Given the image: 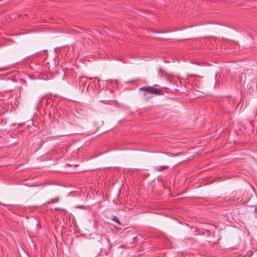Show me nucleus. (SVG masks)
<instances>
[{"label":"nucleus","mask_w":257,"mask_h":257,"mask_svg":"<svg viewBox=\"0 0 257 257\" xmlns=\"http://www.w3.org/2000/svg\"><path fill=\"white\" fill-rule=\"evenodd\" d=\"M195 232H197L198 230H197V229L196 228V227H195Z\"/></svg>","instance_id":"nucleus-8"},{"label":"nucleus","mask_w":257,"mask_h":257,"mask_svg":"<svg viewBox=\"0 0 257 257\" xmlns=\"http://www.w3.org/2000/svg\"><path fill=\"white\" fill-rule=\"evenodd\" d=\"M168 168L166 166L159 167V169L158 168H156V170L158 171H161L162 169H166Z\"/></svg>","instance_id":"nucleus-3"},{"label":"nucleus","mask_w":257,"mask_h":257,"mask_svg":"<svg viewBox=\"0 0 257 257\" xmlns=\"http://www.w3.org/2000/svg\"><path fill=\"white\" fill-rule=\"evenodd\" d=\"M57 201H58V199H54V200H51V202H57Z\"/></svg>","instance_id":"nucleus-6"},{"label":"nucleus","mask_w":257,"mask_h":257,"mask_svg":"<svg viewBox=\"0 0 257 257\" xmlns=\"http://www.w3.org/2000/svg\"><path fill=\"white\" fill-rule=\"evenodd\" d=\"M159 73L162 75V72H163L162 70L161 69H160L159 70Z\"/></svg>","instance_id":"nucleus-7"},{"label":"nucleus","mask_w":257,"mask_h":257,"mask_svg":"<svg viewBox=\"0 0 257 257\" xmlns=\"http://www.w3.org/2000/svg\"><path fill=\"white\" fill-rule=\"evenodd\" d=\"M85 80H86V78H85L84 77H81V78L80 79V81L81 82H84Z\"/></svg>","instance_id":"nucleus-5"},{"label":"nucleus","mask_w":257,"mask_h":257,"mask_svg":"<svg viewBox=\"0 0 257 257\" xmlns=\"http://www.w3.org/2000/svg\"><path fill=\"white\" fill-rule=\"evenodd\" d=\"M141 91H144L147 92L150 94H155V95H161L162 92L161 90L159 89L156 88L153 86H145L143 87H141L139 89Z\"/></svg>","instance_id":"nucleus-1"},{"label":"nucleus","mask_w":257,"mask_h":257,"mask_svg":"<svg viewBox=\"0 0 257 257\" xmlns=\"http://www.w3.org/2000/svg\"><path fill=\"white\" fill-rule=\"evenodd\" d=\"M254 216L257 218V205L256 206H255V207H254Z\"/></svg>","instance_id":"nucleus-4"},{"label":"nucleus","mask_w":257,"mask_h":257,"mask_svg":"<svg viewBox=\"0 0 257 257\" xmlns=\"http://www.w3.org/2000/svg\"><path fill=\"white\" fill-rule=\"evenodd\" d=\"M144 95L145 96H146L147 95L146 93H145L144 94Z\"/></svg>","instance_id":"nucleus-9"},{"label":"nucleus","mask_w":257,"mask_h":257,"mask_svg":"<svg viewBox=\"0 0 257 257\" xmlns=\"http://www.w3.org/2000/svg\"><path fill=\"white\" fill-rule=\"evenodd\" d=\"M112 220L115 222H116L117 223H118L119 225H120L121 224V223L119 221V219H118V218L116 216H114L112 218Z\"/></svg>","instance_id":"nucleus-2"}]
</instances>
